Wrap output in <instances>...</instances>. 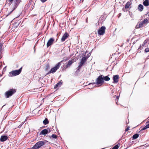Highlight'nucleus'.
<instances>
[{
	"label": "nucleus",
	"instance_id": "1",
	"mask_svg": "<svg viewBox=\"0 0 149 149\" xmlns=\"http://www.w3.org/2000/svg\"><path fill=\"white\" fill-rule=\"evenodd\" d=\"M102 75H101V76H100L96 79V83H91L89 84L88 85H92L93 86L92 87V88H93V87H95L94 85L95 84H97V85H99L100 86L102 85L104 83V78L102 77Z\"/></svg>",
	"mask_w": 149,
	"mask_h": 149
},
{
	"label": "nucleus",
	"instance_id": "2",
	"mask_svg": "<svg viewBox=\"0 0 149 149\" xmlns=\"http://www.w3.org/2000/svg\"><path fill=\"white\" fill-rule=\"evenodd\" d=\"M6 2L9 5H10L12 3H13V5H14V8L9 13V14H10L14 11V10L17 7L18 5L20 3H17V2L15 1V0H6Z\"/></svg>",
	"mask_w": 149,
	"mask_h": 149
},
{
	"label": "nucleus",
	"instance_id": "3",
	"mask_svg": "<svg viewBox=\"0 0 149 149\" xmlns=\"http://www.w3.org/2000/svg\"><path fill=\"white\" fill-rule=\"evenodd\" d=\"M62 61H61L58 62V63L56 64L55 66L52 68L48 72L47 74H53L59 68L60 66L61 65V62H62Z\"/></svg>",
	"mask_w": 149,
	"mask_h": 149
},
{
	"label": "nucleus",
	"instance_id": "4",
	"mask_svg": "<svg viewBox=\"0 0 149 149\" xmlns=\"http://www.w3.org/2000/svg\"><path fill=\"white\" fill-rule=\"evenodd\" d=\"M16 92V90L15 89H11L6 92L5 95L7 98L10 97Z\"/></svg>",
	"mask_w": 149,
	"mask_h": 149
},
{
	"label": "nucleus",
	"instance_id": "5",
	"mask_svg": "<svg viewBox=\"0 0 149 149\" xmlns=\"http://www.w3.org/2000/svg\"><path fill=\"white\" fill-rule=\"evenodd\" d=\"M45 143L43 141H40L38 142L31 149H38L40 147L43 146Z\"/></svg>",
	"mask_w": 149,
	"mask_h": 149
},
{
	"label": "nucleus",
	"instance_id": "6",
	"mask_svg": "<svg viewBox=\"0 0 149 149\" xmlns=\"http://www.w3.org/2000/svg\"><path fill=\"white\" fill-rule=\"evenodd\" d=\"M88 57H83L81 60V61L79 63V66L77 67V70H79L86 61Z\"/></svg>",
	"mask_w": 149,
	"mask_h": 149
},
{
	"label": "nucleus",
	"instance_id": "7",
	"mask_svg": "<svg viewBox=\"0 0 149 149\" xmlns=\"http://www.w3.org/2000/svg\"><path fill=\"white\" fill-rule=\"evenodd\" d=\"M106 28L105 26H102L99 29L98 31V34L99 35H103L105 32V30Z\"/></svg>",
	"mask_w": 149,
	"mask_h": 149
},
{
	"label": "nucleus",
	"instance_id": "8",
	"mask_svg": "<svg viewBox=\"0 0 149 149\" xmlns=\"http://www.w3.org/2000/svg\"><path fill=\"white\" fill-rule=\"evenodd\" d=\"M22 67H21L18 70H13L10 72L9 73L11 74H20L22 71Z\"/></svg>",
	"mask_w": 149,
	"mask_h": 149
},
{
	"label": "nucleus",
	"instance_id": "9",
	"mask_svg": "<svg viewBox=\"0 0 149 149\" xmlns=\"http://www.w3.org/2000/svg\"><path fill=\"white\" fill-rule=\"evenodd\" d=\"M119 77L118 75H114L113 76V83H116L118 82Z\"/></svg>",
	"mask_w": 149,
	"mask_h": 149
},
{
	"label": "nucleus",
	"instance_id": "10",
	"mask_svg": "<svg viewBox=\"0 0 149 149\" xmlns=\"http://www.w3.org/2000/svg\"><path fill=\"white\" fill-rule=\"evenodd\" d=\"M73 62V61L72 60L69 61L67 63H66V65L63 66V68H67L70 67Z\"/></svg>",
	"mask_w": 149,
	"mask_h": 149
},
{
	"label": "nucleus",
	"instance_id": "11",
	"mask_svg": "<svg viewBox=\"0 0 149 149\" xmlns=\"http://www.w3.org/2000/svg\"><path fill=\"white\" fill-rule=\"evenodd\" d=\"M54 41V39L53 38H50L48 41L47 43V47H48L50 46L51 45L53 44Z\"/></svg>",
	"mask_w": 149,
	"mask_h": 149
},
{
	"label": "nucleus",
	"instance_id": "12",
	"mask_svg": "<svg viewBox=\"0 0 149 149\" xmlns=\"http://www.w3.org/2000/svg\"><path fill=\"white\" fill-rule=\"evenodd\" d=\"M49 131H48V130L46 129H45L42 130L40 132V134H42V135H45L47 134L48 133L50 132V130L49 129Z\"/></svg>",
	"mask_w": 149,
	"mask_h": 149
},
{
	"label": "nucleus",
	"instance_id": "13",
	"mask_svg": "<svg viewBox=\"0 0 149 149\" xmlns=\"http://www.w3.org/2000/svg\"><path fill=\"white\" fill-rule=\"evenodd\" d=\"M147 46V42L146 40H145L143 42L142 45H141L139 49L141 50L143 47H146Z\"/></svg>",
	"mask_w": 149,
	"mask_h": 149
},
{
	"label": "nucleus",
	"instance_id": "14",
	"mask_svg": "<svg viewBox=\"0 0 149 149\" xmlns=\"http://www.w3.org/2000/svg\"><path fill=\"white\" fill-rule=\"evenodd\" d=\"M69 35L68 34L66 33H65L61 39V41L62 42L64 41L65 40L68 38V36Z\"/></svg>",
	"mask_w": 149,
	"mask_h": 149
},
{
	"label": "nucleus",
	"instance_id": "15",
	"mask_svg": "<svg viewBox=\"0 0 149 149\" xmlns=\"http://www.w3.org/2000/svg\"><path fill=\"white\" fill-rule=\"evenodd\" d=\"M144 26L142 22L141 21V22H138L137 23V24L136 25V29H139L140 28Z\"/></svg>",
	"mask_w": 149,
	"mask_h": 149
},
{
	"label": "nucleus",
	"instance_id": "16",
	"mask_svg": "<svg viewBox=\"0 0 149 149\" xmlns=\"http://www.w3.org/2000/svg\"><path fill=\"white\" fill-rule=\"evenodd\" d=\"M144 26L142 22L141 21V22H138L137 23V24L136 25V29H139L140 28Z\"/></svg>",
	"mask_w": 149,
	"mask_h": 149
},
{
	"label": "nucleus",
	"instance_id": "17",
	"mask_svg": "<svg viewBox=\"0 0 149 149\" xmlns=\"http://www.w3.org/2000/svg\"><path fill=\"white\" fill-rule=\"evenodd\" d=\"M8 139V137L6 136H1L0 139V141L1 142H3L6 141Z\"/></svg>",
	"mask_w": 149,
	"mask_h": 149
},
{
	"label": "nucleus",
	"instance_id": "18",
	"mask_svg": "<svg viewBox=\"0 0 149 149\" xmlns=\"http://www.w3.org/2000/svg\"><path fill=\"white\" fill-rule=\"evenodd\" d=\"M62 84V82H59L55 85L54 87L55 88H57L58 87H60Z\"/></svg>",
	"mask_w": 149,
	"mask_h": 149
},
{
	"label": "nucleus",
	"instance_id": "19",
	"mask_svg": "<svg viewBox=\"0 0 149 149\" xmlns=\"http://www.w3.org/2000/svg\"><path fill=\"white\" fill-rule=\"evenodd\" d=\"M143 6L141 4H139L138 6V9L140 11H141L143 9Z\"/></svg>",
	"mask_w": 149,
	"mask_h": 149
},
{
	"label": "nucleus",
	"instance_id": "20",
	"mask_svg": "<svg viewBox=\"0 0 149 149\" xmlns=\"http://www.w3.org/2000/svg\"><path fill=\"white\" fill-rule=\"evenodd\" d=\"M131 3L130 2H127L125 6V8H127L129 7L131 5Z\"/></svg>",
	"mask_w": 149,
	"mask_h": 149
},
{
	"label": "nucleus",
	"instance_id": "21",
	"mask_svg": "<svg viewBox=\"0 0 149 149\" xmlns=\"http://www.w3.org/2000/svg\"><path fill=\"white\" fill-rule=\"evenodd\" d=\"M143 4L144 6H147L149 5V2L148 0H146L143 2Z\"/></svg>",
	"mask_w": 149,
	"mask_h": 149
},
{
	"label": "nucleus",
	"instance_id": "22",
	"mask_svg": "<svg viewBox=\"0 0 149 149\" xmlns=\"http://www.w3.org/2000/svg\"><path fill=\"white\" fill-rule=\"evenodd\" d=\"M139 136V134H136L132 136V139H135L137 138Z\"/></svg>",
	"mask_w": 149,
	"mask_h": 149
},
{
	"label": "nucleus",
	"instance_id": "23",
	"mask_svg": "<svg viewBox=\"0 0 149 149\" xmlns=\"http://www.w3.org/2000/svg\"><path fill=\"white\" fill-rule=\"evenodd\" d=\"M144 25L145 26L148 23V20L147 19H144L143 20L141 21Z\"/></svg>",
	"mask_w": 149,
	"mask_h": 149
},
{
	"label": "nucleus",
	"instance_id": "24",
	"mask_svg": "<svg viewBox=\"0 0 149 149\" xmlns=\"http://www.w3.org/2000/svg\"><path fill=\"white\" fill-rule=\"evenodd\" d=\"M43 124L45 125H47L49 123L48 120L47 118H46L43 121Z\"/></svg>",
	"mask_w": 149,
	"mask_h": 149
},
{
	"label": "nucleus",
	"instance_id": "25",
	"mask_svg": "<svg viewBox=\"0 0 149 149\" xmlns=\"http://www.w3.org/2000/svg\"><path fill=\"white\" fill-rule=\"evenodd\" d=\"M149 128V124H148L146 125L141 130V131H142L144 130H146V129L147 128Z\"/></svg>",
	"mask_w": 149,
	"mask_h": 149
},
{
	"label": "nucleus",
	"instance_id": "26",
	"mask_svg": "<svg viewBox=\"0 0 149 149\" xmlns=\"http://www.w3.org/2000/svg\"><path fill=\"white\" fill-rule=\"evenodd\" d=\"M103 78H104V80H105L106 81H108L110 79V78L107 76H106Z\"/></svg>",
	"mask_w": 149,
	"mask_h": 149
},
{
	"label": "nucleus",
	"instance_id": "27",
	"mask_svg": "<svg viewBox=\"0 0 149 149\" xmlns=\"http://www.w3.org/2000/svg\"><path fill=\"white\" fill-rule=\"evenodd\" d=\"M50 69V66L49 64H47L46 66L45 70L46 71H48L49 69Z\"/></svg>",
	"mask_w": 149,
	"mask_h": 149
},
{
	"label": "nucleus",
	"instance_id": "28",
	"mask_svg": "<svg viewBox=\"0 0 149 149\" xmlns=\"http://www.w3.org/2000/svg\"><path fill=\"white\" fill-rule=\"evenodd\" d=\"M2 45L1 43H0V56L1 55V51L2 49Z\"/></svg>",
	"mask_w": 149,
	"mask_h": 149
},
{
	"label": "nucleus",
	"instance_id": "29",
	"mask_svg": "<svg viewBox=\"0 0 149 149\" xmlns=\"http://www.w3.org/2000/svg\"><path fill=\"white\" fill-rule=\"evenodd\" d=\"M119 148V146L118 145H116L115 146L112 148V149H118Z\"/></svg>",
	"mask_w": 149,
	"mask_h": 149
},
{
	"label": "nucleus",
	"instance_id": "30",
	"mask_svg": "<svg viewBox=\"0 0 149 149\" xmlns=\"http://www.w3.org/2000/svg\"><path fill=\"white\" fill-rule=\"evenodd\" d=\"M52 137L53 138L55 139H56L57 137V136L56 135L54 134H53L52 135Z\"/></svg>",
	"mask_w": 149,
	"mask_h": 149
},
{
	"label": "nucleus",
	"instance_id": "31",
	"mask_svg": "<svg viewBox=\"0 0 149 149\" xmlns=\"http://www.w3.org/2000/svg\"><path fill=\"white\" fill-rule=\"evenodd\" d=\"M145 51L146 53L149 52V48H146L145 49Z\"/></svg>",
	"mask_w": 149,
	"mask_h": 149
},
{
	"label": "nucleus",
	"instance_id": "32",
	"mask_svg": "<svg viewBox=\"0 0 149 149\" xmlns=\"http://www.w3.org/2000/svg\"><path fill=\"white\" fill-rule=\"evenodd\" d=\"M24 123V122H22V124H21L20 125H19V126H18V127L19 128H20V127H21L22 126V125Z\"/></svg>",
	"mask_w": 149,
	"mask_h": 149
},
{
	"label": "nucleus",
	"instance_id": "33",
	"mask_svg": "<svg viewBox=\"0 0 149 149\" xmlns=\"http://www.w3.org/2000/svg\"><path fill=\"white\" fill-rule=\"evenodd\" d=\"M15 1H16V2H17V3H20V0H15Z\"/></svg>",
	"mask_w": 149,
	"mask_h": 149
},
{
	"label": "nucleus",
	"instance_id": "34",
	"mask_svg": "<svg viewBox=\"0 0 149 149\" xmlns=\"http://www.w3.org/2000/svg\"><path fill=\"white\" fill-rule=\"evenodd\" d=\"M129 130V127H127L125 130V132Z\"/></svg>",
	"mask_w": 149,
	"mask_h": 149
},
{
	"label": "nucleus",
	"instance_id": "35",
	"mask_svg": "<svg viewBox=\"0 0 149 149\" xmlns=\"http://www.w3.org/2000/svg\"><path fill=\"white\" fill-rule=\"evenodd\" d=\"M6 70V67H5L3 69V71H5Z\"/></svg>",
	"mask_w": 149,
	"mask_h": 149
},
{
	"label": "nucleus",
	"instance_id": "36",
	"mask_svg": "<svg viewBox=\"0 0 149 149\" xmlns=\"http://www.w3.org/2000/svg\"><path fill=\"white\" fill-rule=\"evenodd\" d=\"M116 96V99L117 100V101H118V96Z\"/></svg>",
	"mask_w": 149,
	"mask_h": 149
},
{
	"label": "nucleus",
	"instance_id": "37",
	"mask_svg": "<svg viewBox=\"0 0 149 149\" xmlns=\"http://www.w3.org/2000/svg\"><path fill=\"white\" fill-rule=\"evenodd\" d=\"M16 75H9V76L10 77H13V76H16Z\"/></svg>",
	"mask_w": 149,
	"mask_h": 149
},
{
	"label": "nucleus",
	"instance_id": "38",
	"mask_svg": "<svg viewBox=\"0 0 149 149\" xmlns=\"http://www.w3.org/2000/svg\"><path fill=\"white\" fill-rule=\"evenodd\" d=\"M1 75H0V77H1Z\"/></svg>",
	"mask_w": 149,
	"mask_h": 149
}]
</instances>
